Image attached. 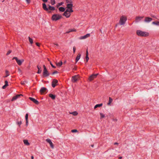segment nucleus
<instances>
[{
  "mask_svg": "<svg viewBox=\"0 0 159 159\" xmlns=\"http://www.w3.org/2000/svg\"><path fill=\"white\" fill-rule=\"evenodd\" d=\"M137 34L141 37H147L148 36V33L144 31H143L140 30H137L136 31Z\"/></svg>",
  "mask_w": 159,
  "mask_h": 159,
  "instance_id": "1",
  "label": "nucleus"
},
{
  "mask_svg": "<svg viewBox=\"0 0 159 159\" xmlns=\"http://www.w3.org/2000/svg\"><path fill=\"white\" fill-rule=\"evenodd\" d=\"M127 17L124 16H122L120 18L119 23L121 25L125 24L127 20Z\"/></svg>",
  "mask_w": 159,
  "mask_h": 159,
  "instance_id": "2",
  "label": "nucleus"
},
{
  "mask_svg": "<svg viewBox=\"0 0 159 159\" xmlns=\"http://www.w3.org/2000/svg\"><path fill=\"white\" fill-rule=\"evenodd\" d=\"M43 75L44 77H47L50 74L49 73L48 71L46 68V66L44 65L43 66Z\"/></svg>",
  "mask_w": 159,
  "mask_h": 159,
  "instance_id": "3",
  "label": "nucleus"
},
{
  "mask_svg": "<svg viewBox=\"0 0 159 159\" xmlns=\"http://www.w3.org/2000/svg\"><path fill=\"white\" fill-rule=\"evenodd\" d=\"M61 17V16L59 15L54 14L53 15L52 17V20H53L57 21Z\"/></svg>",
  "mask_w": 159,
  "mask_h": 159,
  "instance_id": "4",
  "label": "nucleus"
},
{
  "mask_svg": "<svg viewBox=\"0 0 159 159\" xmlns=\"http://www.w3.org/2000/svg\"><path fill=\"white\" fill-rule=\"evenodd\" d=\"M67 9L64 13L63 15L65 16L66 17H70V13H68L67 12H70V3H68L67 4Z\"/></svg>",
  "mask_w": 159,
  "mask_h": 159,
  "instance_id": "5",
  "label": "nucleus"
},
{
  "mask_svg": "<svg viewBox=\"0 0 159 159\" xmlns=\"http://www.w3.org/2000/svg\"><path fill=\"white\" fill-rule=\"evenodd\" d=\"M14 59H15L16 60L17 64L19 66L21 65L24 61L23 59L19 60L18 58L16 57H14L12 58V60H13Z\"/></svg>",
  "mask_w": 159,
  "mask_h": 159,
  "instance_id": "6",
  "label": "nucleus"
},
{
  "mask_svg": "<svg viewBox=\"0 0 159 159\" xmlns=\"http://www.w3.org/2000/svg\"><path fill=\"white\" fill-rule=\"evenodd\" d=\"M99 75L98 73L96 74H93L90 75L89 78V80L90 81L93 80L94 79L96 78L97 76Z\"/></svg>",
  "mask_w": 159,
  "mask_h": 159,
  "instance_id": "7",
  "label": "nucleus"
},
{
  "mask_svg": "<svg viewBox=\"0 0 159 159\" xmlns=\"http://www.w3.org/2000/svg\"><path fill=\"white\" fill-rule=\"evenodd\" d=\"M79 77L78 75H75L72 77L71 81L72 82L75 83L79 79Z\"/></svg>",
  "mask_w": 159,
  "mask_h": 159,
  "instance_id": "8",
  "label": "nucleus"
},
{
  "mask_svg": "<svg viewBox=\"0 0 159 159\" xmlns=\"http://www.w3.org/2000/svg\"><path fill=\"white\" fill-rule=\"evenodd\" d=\"M58 81L56 79L53 80V81L52 82V86L53 88H54L56 85H57Z\"/></svg>",
  "mask_w": 159,
  "mask_h": 159,
  "instance_id": "9",
  "label": "nucleus"
},
{
  "mask_svg": "<svg viewBox=\"0 0 159 159\" xmlns=\"http://www.w3.org/2000/svg\"><path fill=\"white\" fill-rule=\"evenodd\" d=\"M29 99L36 104L38 105L39 104V102L38 101L34 98L31 97H29Z\"/></svg>",
  "mask_w": 159,
  "mask_h": 159,
  "instance_id": "10",
  "label": "nucleus"
},
{
  "mask_svg": "<svg viewBox=\"0 0 159 159\" xmlns=\"http://www.w3.org/2000/svg\"><path fill=\"white\" fill-rule=\"evenodd\" d=\"M152 20V18L149 17H145L144 20V21L146 22L149 23Z\"/></svg>",
  "mask_w": 159,
  "mask_h": 159,
  "instance_id": "11",
  "label": "nucleus"
},
{
  "mask_svg": "<svg viewBox=\"0 0 159 159\" xmlns=\"http://www.w3.org/2000/svg\"><path fill=\"white\" fill-rule=\"evenodd\" d=\"M46 141L49 144L50 147L52 148H54V145L53 144L51 140L50 139H46Z\"/></svg>",
  "mask_w": 159,
  "mask_h": 159,
  "instance_id": "12",
  "label": "nucleus"
},
{
  "mask_svg": "<svg viewBox=\"0 0 159 159\" xmlns=\"http://www.w3.org/2000/svg\"><path fill=\"white\" fill-rule=\"evenodd\" d=\"M143 17L144 16H136L135 18V21L136 22H138L141 20Z\"/></svg>",
  "mask_w": 159,
  "mask_h": 159,
  "instance_id": "13",
  "label": "nucleus"
},
{
  "mask_svg": "<svg viewBox=\"0 0 159 159\" xmlns=\"http://www.w3.org/2000/svg\"><path fill=\"white\" fill-rule=\"evenodd\" d=\"M20 96H22L23 95L20 94L17 95L15 96H14L12 97V99H11V101H14V100H16L17 98H19Z\"/></svg>",
  "mask_w": 159,
  "mask_h": 159,
  "instance_id": "14",
  "label": "nucleus"
},
{
  "mask_svg": "<svg viewBox=\"0 0 159 159\" xmlns=\"http://www.w3.org/2000/svg\"><path fill=\"white\" fill-rule=\"evenodd\" d=\"M47 90V88H46L43 87H42L40 90V93L41 94H42L44 92H45Z\"/></svg>",
  "mask_w": 159,
  "mask_h": 159,
  "instance_id": "15",
  "label": "nucleus"
},
{
  "mask_svg": "<svg viewBox=\"0 0 159 159\" xmlns=\"http://www.w3.org/2000/svg\"><path fill=\"white\" fill-rule=\"evenodd\" d=\"M89 53L88 51V50L87 49L86 51V57L85 59L86 60V62H87L89 60V58L88 57Z\"/></svg>",
  "mask_w": 159,
  "mask_h": 159,
  "instance_id": "16",
  "label": "nucleus"
},
{
  "mask_svg": "<svg viewBox=\"0 0 159 159\" xmlns=\"http://www.w3.org/2000/svg\"><path fill=\"white\" fill-rule=\"evenodd\" d=\"M28 113H26L25 115V119L26 120V126H27L28 125Z\"/></svg>",
  "mask_w": 159,
  "mask_h": 159,
  "instance_id": "17",
  "label": "nucleus"
},
{
  "mask_svg": "<svg viewBox=\"0 0 159 159\" xmlns=\"http://www.w3.org/2000/svg\"><path fill=\"white\" fill-rule=\"evenodd\" d=\"M81 56V54L80 53H79L78 54V55L75 59V62L76 63L77 62H78V61H79V60L80 59Z\"/></svg>",
  "mask_w": 159,
  "mask_h": 159,
  "instance_id": "18",
  "label": "nucleus"
},
{
  "mask_svg": "<svg viewBox=\"0 0 159 159\" xmlns=\"http://www.w3.org/2000/svg\"><path fill=\"white\" fill-rule=\"evenodd\" d=\"M43 8L44 10L46 11L48 10V8L47 7L45 3H43Z\"/></svg>",
  "mask_w": 159,
  "mask_h": 159,
  "instance_id": "19",
  "label": "nucleus"
},
{
  "mask_svg": "<svg viewBox=\"0 0 159 159\" xmlns=\"http://www.w3.org/2000/svg\"><path fill=\"white\" fill-rule=\"evenodd\" d=\"M90 36V34H87L86 35H84L83 36H81L80 37L81 39H85L86 38L89 37Z\"/></svg>",
  "mask_w": 159,
  "mask_h": 159,
  "instance_id": "20",
  "label": "nucleus"
},
{
  "mask_svg": "<svg viewBox=\"0 0 159 159\" xmlns=\"http://www.w3.org/2000/svg\"><path fill=\"white\" fill-rule=\"evenodd\" d=\"M37 68L38 69V71L37 72L38 74H40L42 72V70H41V66H37Z\"/></svg>",
  "mask_w": 159,
  "mask_h": 159,
  "instance_id": "21",
  "label": "nucleus"
},
{
  "mask_svg": "<svg viewBox=\"0 0 159 159\" xmlns=\"http://www.w3.org/2000/svg\"><path fill=\"white\" fill-rule=\"evenodd\" d=\"M103 105V104L102 103L97 104L95 105V106L94 107V109H95L97 107H102Z\"/></svg>",
  "mask_w": 159,
  "mask_h": 159,
  "instance_id": "22",
  "label": "nucleus"
},
{
  "mask_svg": "<svg viewBox=\"0 0 159 159\" xmlns=\"http://www.w3.org/2000/svg\"><path fill=\"white\" fill-rule=\"evenodd\" d=\"M49 96L52 99H55L56 98V96L55 95L52 94H50L49 95Z\"/></svg>",
  "mask_w": 159,
  "mask_h": 159,
  "instance_id": "23",
  "label": "nucleus"
},
{
  "mask_svg": "<svg viewBox=\"0 0 159 159\" xmlns=\"http://www.w3.org/2000/svg\"><path fill=\"white\" fill-rule=\"evenodd\" d=\"M23 142L25 145H29L30 144L28 142V140H23Z\"/></svg>",
  "mask_w": 159,
  "mask_h": 159,
  "instance_id": "24",
  "label": "nucleus"
},
{
  "mask_svg": "<svg viewBox=\"0 0 159 159\" xmlns=\"http://www.w3.org/2000/svg\"><path fill=\"white\" fill-rule=\"evenodd\" d=\"M49 7L48 9V10H50L52 11H54L55 10V8L54 7L51 6L50 5H48Z\"/></svg>",
  "mask_w": 159,
  "mask_h": 159,
  "instance_id": "25",
  "label": "nucleus"
},
{
  "mask_svg": "<svg viewBox=\"0 0 159 159\" xmlns=\"http://www.w3.org/2000/svg\"><path fill=\"white\" fill-rule=\"evenodd\" d=\"M109 102H108L107 103L108 105H110L113 101L112 99L110 97H109Z\"/></svg>",
  "mask_w": 159,
  "mask_h": 159,
  "instance_id": "26",
  "label": "nucleus"
},
{
  "mask_svg": "<svg viewBox=\"0 0 159 159\" xmlns=\"http://www.w3.org/2000/svg\"><path fill=\"white\" fill-rule=\"evenodd\" d=\"M59 10L61 11L64 12L65 11V8L63 7H61L59 8Z\"/></svg>",
  "mask_w": 159,
  "mask_h": 159,
  "instance_id": "27",
  "label": "nucleus"
},
{
  "mask_svg": "<svg viewBox=\"0 0 159 159\" xmlns=\"http://www.w3.org/2000/svg\"><path fill=\"white\" fill-rule=\"evenodd\" d=\"M152 23V24L158 26L159 25V21H153Z\"/></svg>",
  "mask_w": 159,
  "mask_h": 159,
  "instance_id": "28",
  "label": "nucleus"
},
{
  "mask_svg": "<svg viewBox=\"0 0 159 159\" xmlns=\"http://www.w3.org/2000/svg\"><path fill=\"white\" fill-rule=\"evenodd\" d=\"M70 114H72L74 116H76L78 115V113L77 111H75L72 112H70Z\"/></svg>",
  "mask_w": 159,
  "mask_h": 159,
  "instance_id": "29",
  "label": "nucleus"
},
{
  "mask_svg": "<svg viewBox=\"0 0 159 159\" xmlns=\"http://www.w3.org/2000/svg\"><path fill=\"white\" fill-rule=\"evenodd\" d=\"M100 119H102L103 118H104L105 116L104 114H103V113H100Z\"/></svg>",
  "mask_w": 159,
  "mask_h": 159,
  "instance_id": "30",
  "label": "nucleus"
},
{
  "mask_svg": "<svg viewBox=\"0 0 159 159\" xmlns=\"http://www.w3.org/2000/svg\"><path fill=\"white\" fill-rule=\"evenodd\" d=\"M17 124L19 125V126L20 127V125L22 124V121L20 119L19 121H18L16 122Z\"/></svg>",
  "mask_w": 159,
  "mask_h": 159,
  "instance_id": "31",
  "label": "nucleus"
},
{
  "mask_svg": "<svg viewBox=\"0 0 159 159\" xmlns=\"http://www.w3.org/2000/svg\"><path fill=\"white\" fill-rule=\"evenodd\" d=\"M5 72L6 73V75L4 76V77H7L9 75V71L7 70H6L5 71Z\"/></svg>",
  "mask_w": 159,
  "mask_h": 159,
  "instance_id": "32",
  "label": "nucleus"
},
{
  "mask_svg": "<svg viewBox=\"0 0 159 159\" xmlns=\"http://www.w3.org/2000/svg\"><path fill=\"white\" fill-rule=\"evenodd\" d=\"M28 38L29 42H30V43L31 44H32L33 43V39L32 38H30V37H29Z\"/></svg>",
  "mask_w": 159,
  "mask_h": 159,
  "instance_id": "33",
  "label": "nucleus"
},
{
  "mask_svg": "<svg viewBox=\"0 0 159 159\" xmlns=\"http://www.w3.org/2000/svg\"><path fill=\"white\" fill-rule=\"evenodd\" d=\"M62 65V62L61 61L57 63V66H60Z\"/></svg>",
  "mask_w": 159,
  "mask_h": 159,
  "instance_id": "34",
  "label": "nucleus"
},
{
  "mask_svg": "<svg viewBox=\"0 0 159 159\" xmlns=\"http://www.w3.org/2000/svg\"><path fill=\"white\" fill-rule=\"evenodd\" d=\"M51 3L52 5H53L55 3V0H51Z\"/></svg>",
  "mask_w": 159,
  "mask_h": 159,
  "instance_id": "35",
  "label": "nucleus"
},
{
  "mask_svg": "<svg viewBox=\"0 0 159 159\" xmlns=\"http://www.w3.org/2000/svg\"><path fill=\"white\" fill-rule=\"evenodd\" d=\"M27 81L26 80H25L24 81H21L20 82L21 84L22 85L24 84L25 83H27Z\"/></svg>",
  "mask_w": 159,
  "mask_h": 159,
  "instance_id": "36",
  "label": "nucleus"
},
{
  "mask_svg": "<svg viewBox=\"0 0 159 159\" xmlns=\"http://www.w3.org/2000/svg\"><path fill=\"white\" fill-rule=\"evenodd\" d=\"M71 132L72 133H75L78 132V130L76 129H73L71 130Z\"/></svg>",
  "mask_w": 159,
  "mask_h": 159,
  "instance_id": "37",
  "label": "nucleus"
},
{
  "mask_svg": "<svg viewBox=\"0 0 159 159\" xmlns=\"http://www.w3.org/2000/svg\"><path fill=\"white\" fill-rule=\"evenodd\" d=\"M11 52V50H9L6 54L7 55H8Z\"/></svg>",
  "mask_w": 159,
  "mask_h": 159,
  "instance_id": "38",
  "label": "nucleus"
},
{
  "mask_svg": "<svg viewBox=\"0 0 159 159\" xmlns=\"http://www.w3.org/2000/svg\"><path fill=\"white\" fill-rule=\"evenodd\" d=\"M76 29H70V32H75L76 31Z\"/></svg>",
  "mask_w": 159,
  "mask_h": 159,
  "instance_id": "39",
  "label": "nucleus"
},
{
  "mask_svg": "<svg viewBox=\"0 0 159 159\" xmlns=\"http://www.w3.org/2000/svg\"><path fill=\"white\" fill-rule=\"evenodd\" d=\"M58 73V72L57 71L55 70L52 73V75H53L55 74Z\"/></svg>",
  "mask_w": 159,
  "mask_h": 159,
  "instance_id": "40",
  "label": "nucleus"
},
{
  "mask_svg": "<svg viewBox=\"0 0 159 159\" xmlns=\"http://www.w3.org/2000/svg\"><path fill=\"white\" fill-rule=\"evenodd\" d=\"M5 86H8V82L7 80H6L5 81Z\"/></svg>",
  "mask_w": 159,
  "mask_h": 159,
  "instance_id": "41",
  "label": "nucleus"
},
{
  "mask_svg": "<svg viewBox=\"0 0 159 159\" xmlns=\"http://www.w3.org/2000/svg\"><path fill=\"white\" fill-rule=\"evenodd\" d=\"M26 1L27 3L28 4H29L31 2L30 0H26Z\"/></svg>",
  "mask_w": 159,
  "mask_h": 159,
  "instance_id": "42",
  "label": "nucleus"
},
{
  "mask_svg": "<svg viewBox=\"0 0 159 159\" xmlns=\"http://www.w3.org/2000/svg\"><path fill=\"white\" fill-rule=\"evenodd\" d=\"M71 0H70V8H72L73 7V4L72 3V2L71 1Z\"/></svg>",
  "mask_w": 159,
  "mask_h": 159,
  "instance_id": "43",
  "label": "nucleus"
},
{
  "mask_svg": "<svg viewBox=\"0 0 159 159\" xmlns=\"http://www.w3.org/2000/svg\"><path fill=\"white\" fill-rule=\"evenodd\" d=\"M76 50V48L75 46L73 47V51L74 53H75Z\"/></svg>",
  "mask_w": 159,
  "mask_h": 159,
  "instance_id": "44",
  "label": "nucleus"
},
{
  "mask_svg": "<svg viewBox=\"0 0 159 159\" xmlns=\"http://www.w3.org/2000/svg\"><path fill=\"white\" fill-rule=\"evenodd\" d=\"M50 64L51 66L53 68H56V67L55 66H54L52 64V62H50Z\"/></svg>",
  "mask_w": 159,
  "mask_h": 159,
  "instance_id": "45",
  "label": "nucleus"
},
{
  "mask_svg": "<svg viewBox=\"0 0 159 159\" xmlns=\"http://www.w3.org/2000/svg\"><path fill=\"white\" fill-rule=\"evenodd\" d=\"M63 3V2H61V3H58V5L57 6V7H58L59 6L62 5Z\"/></svg>",
  "mask_w": 159,
  "mask_h": 159,
  "instance_id": "46",
  "label": "nucleus"
},
{
  "mask_svg": "<svg viewBox=\"0 0 159 159\" xmlns=\"http://www.w3.org/2000/svg\"><path fill=\"white\" fill-rule=\"evenodd\" d=\"M36 45L37 46H39V47L40 46V44H39V43H36Z\"/></svg>",
  "mask_w": 159,
  "mask_h": 159,
  "instance_id": "47",
  "label": "nucleus"
},
{
  "mask_svg": "<svg viewBox=\"0 0 159 159\" xmlns=\"http://www.w3.org/2000/svg\"><path fill=\"white\" fill-rule=\"evenodd\" d=\"M73 11L72 10V8H70V13L72 12Z\"/></svg>",
  "mask_w": 159,
  "mask_h": 159,
  "instance_id": "48",
  "label": "nucleus"
},
{
  "mask_svg": "<svg viewBox=\"0 0 159 159\" xmlns=\"http://www.w3.org/2000/svg\"><path fill=\"white\" fill-rule=\"evenodd\" d=\"M7 86H5V85H4L2 86V88L3 89H5Z\"/></svg>",
  "mask_w": 159,
  "mask_h": 159,
  "instance_id": "49",
  "label": "nucleus"
},
{
  "mask_svg": "<svg viewBox=\"0 0 159 159\" xmlns=\"http://www.w3.org/2000/svg\"><path fill=\"white\" fill-rule=\"evenodd\" d=\"M44 2H46L48 1V0H42Z\"/></svg>",
  "mask_w": 159,
  "mask_h": 159,
  "instance_id": "50",
  "label": "nucleus"
},
{
  "mask_svg": "<svg viewBox=\"0 0 159 159\" xmlns=\"http://www.w3.org/2000/svg\"><path fill=\"white\" fill-rule=\"evenodd\" d=\"M18 71H19L20 72H21V70L19 68H18Z\"/></svg>",
  "mask_w": 159,
  "mask_h": 159,
  "instance_id": "51",
  "label": "nucleus"
},
{
  "mask_svg": "<svg viewBox=\"0 0 159 159\" xmlns=\"http://www.w3.org/2000/svg\"><path fill=\"white\" fill-rule=\"evenodd\" d=\"M54 44L55 45H56L57 46H59V45H58V44H57V43H55H55H54Z\"/></svg>",
  "mask_w": 159,
  "mask_h": 159,
  "instance_id": "52",
  "label": "nucleus"
},
{
  "mask_svg": "<svg viewBox=\"0 0 159 159\" xmlns=\"http://www.w3.org/2000/svg\"><path fill=\"white\" fill-rule=\"evenodd\" d=\"M118 144V143L117 142L115 143H114V145H116V144Z\"/></svg>",
  "mask_w": 159,
  "mask_h": 159,
  "instance_id": "53",
  "label": "nucleus"
},
{
  "mask_svg": "<svg viewBox=\"0 0 159 159\" xmlns=\"http://www.w3.org/2000/svg\"><path fill=\"white\" fill-rule=\"evenodd\" d=\"M31 159H34V157L33 156H32L31 157Z\"/></svg>",
  "mask_w": 159,
  "mask_h": 159,
  "instance_id": "54",
  "label": "nucleus"
},
{
  "mask_svg": "<svg viewBox=\"0 0 159 159\" xmlns=\"http://www.w3.org/2000/svg\"><path fill=\"white\" fill-rule=\"evenodd\" d=\"M91 146L92 147H93V146H94V144H92Z\"/></svg>",
  "mask_w": 159,
  "mask_h": 159,
  "instance_id": "55",
  "label": "nucleus"
},
{
  "mask_svg": "<svg viewBox=\"0 0 159 159\" xmlns=\"http://www.w3.org/2000/svg\"><path fill=\"white\" fill-rule=\"evenodd\" d=\"M114 120L115 121H117V119H114Z\"/></svg>",
  "mask_w": 159,
  "mask_h": 159,
  "instance_id": "56",
  "label": "nucleus"
},
{
  "mask_svg": "<svg viewBox=\"0 0 159 159\" xmlns=\"http://www.w3.org/2000/svg\"><path fill=\"white\" fill-rule=\"evenodd\" d=\"M66 1L67 3H68L69 2L68 0H66Z\"/></svg>",
  "mask_w": 159,
  "mask_h": 159,
  "instance_id": "57",
  "label": "nucleus"
},
{
  "mask_svg": "<svg viewBox=\"0 0 159 159\" xmlns=\"http://www.w3.org/2000/svg\"><path fill=\"white\" fill-rule=\"evenodd\" d=\"M151 16L153 17H155V16H153V15Z\"/></svg>",
  "mask_w": 159,
  "mask_h": 159,
  "instance_id": "58",
  "label": "nucleus"
},
{
  "mask_svg": "<svg viewBox=\"0 0 159 159\" xmlns=\"http://www.w3.org/2000/svg\"><path fill=\"white\" fill-rule=\"evenodd\" d=\"M73 70H76V69L75 68V67H74V68H73Z\"/></svg>",
  "mask_w": 159,
  "mask_h": 159,
  "instance_id": "59",
  "label": "nucleus"
},
{
  "mask_svg": "<svg viewBox=\"0 0 159 159\" xmlns=\"http://www.w3.org/2000/svg\"><path fill=\"white\" fill-rule=\"evenodd\" d=\"M122 158V157H119V159H121Z\"/></svg>",
  "mask_w": 159,
  "mask_h": 159,
  "instance_id": "60",
  "label": "nucleus"
},
{
  "mask_svg": "<svg viewBox=\"0 0 159 159\" xmlns=\"http://www.w3.org/2000/svg\"><path fill=\"white\" fill-rule=\"evenodd\" d=\"M67 33H70V31H68L67 32Z\"/></svg>",
  "mask_w": 159,
  "mask_h": 159,
  "instance_id": "61",
  "label": "nucleus"
}]
</instances>
